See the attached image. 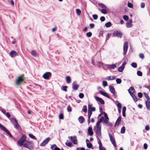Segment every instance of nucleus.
Wrapping results in <instances>:
<instances>
[{
    "instance_id": "nucleus-43",
    "label": "nucleus",
    "mask_w": 150,
    "mask_h": 150,
    "mask_svg": "<svg viewBox=\"0 0 150 150\" xmlns=\"http://www.w3.org/2000/svg\"><path fill=\"white\" fill-rule=\"evenodd\" d=\"M116 82L117 83L120 84L122 82V81L120 79L117 78L116 79Z\"/></svg>"
},
{
    "instance_id": "nucleus-19",
    "label": "nucleus",
    "mask_w": 150,
    "mask_h": 150,
    "mask_svg": "<svg viewBox=\"0 0 150 150\" xmlns=\"http://www.w3.org/2000/svg\"><path fill=\"white\" fill-rule=\"evenodd\" d=\"M93 105L92 104H88V110L92 111H95L96 110V108L94 107H92Z\"/></svg>"
},
{
    "instance_id": "nucleus-45",
    "label": "nucleus",
    "mask_w": 150,
    "mask_h": 150,
    "mask_svg": "<svg viewBox=\"0 0 150 150\" xmlns=\"http://www.w3.org/2000/svg\"><path fill=\"white\" fill-rule=\"evenodd\" d=\"M76 12L78 15H80L81 13V11L79 9H76Z\"/></svg>"
},
{
    "instance_id": "nucleus-64",
    "label": "nucleus",
    "mask_w": 150,
    "mask_h": 150,
    "mask_svg": "<svg viewBox=\"0 0 150 150\" xmlns=\"http://www.w3.org/2000/svg\"><path fill=\"white\" fill-rule=\"evenodd\" d=\"M76 150H85V149L84 148H78Z\"/></svg>"
},
{
    "instance_id": "nucleus-14",
    "label": "nucleus",
    "mask_w": 150,
    "mask_h": 150,
    "mask_svg": "<svg viewBox=\"0 0 150 150\" xmlns=\"http://www.w3.org/2000/svg\"><path fill=\"white\" fill-rule=\"evenodd\" d=\"M95 98L96 100L99 101L101 104H104V101L102 98L97 96H95Z\"/></svg>"
},
{
    "instance_id": "nucleus-21",
    "label": "nucleus",
    "mask_w": 150,
    "mask_h": 150,
    "mask_svg": "<svg viewBox=\"0 0 150 150\" xmlns=\"http://www.w3.org/2000/svg\"><path fill=\"white\" fill-rule=\"evenodd\" d=\"M92 114V112L89 110H88V124L90 122V119L91 116Z\"/></svg>"
},
{
    "instance_id": "nucleus-44",
    "label": "nucleus",
    "mask_w": 150,
    "mask_h": 150,
    "mask_svg": "<svg viewBox=\"0 0 150 150\" xmlns=\"http://www.w3.org/2000/svg\"><path fill=\"white\" fill-rule=\"evenodd\" d=\"M67 110L68 112H71V108L69 105L67 106Z\"/></svg>"
},
{
    "instance_id": "nucleus-1",
    "label": "nucleus",
    "mask_w": 150,
    "mask_h": 150,
    "mask_svg": "<svg viewBox=\"0 0 150 150\" xmlns=\"http://www.w3.org/2000/svg\"><path fill=\"white\" fill-rule=\"evenodd\" d=\"M96 134L97 136V137H98L100 139L102 138L101 133V125H98L96 124Z\"/></svg>"
},
{
    "instance_id": "nucleus-56",
    "label": "nucleus",
    "mask_w": 150,
    "mask_h": 150,
    "mask_svg": "<svg viewBox=\"0 0 150 150\" xmlns=\"http://www.w3.org/2000/svg\"><path fill=\"white\" fill-rule=\"evenodd\" d=\"M138 96L139 98H142L143 96L141 92L139 93L138 94Z\"/></svg>"
},
{
    "instance_id": "nucleus-41",
    "label": "nucleus",
    "mask_w": 150,
    "mask_h": 150,
    "mask_svg": "<svg viewBox=\"0 0 150 150\" xmlns=\"http://www.w3.org/2000/svg\"><path fill=\"white\" fill-rule=\"evenodd\" d=\"M131 66L134 68H136L137 66V64L135 62H133L131 64Z\"/></svg>"
},
{
    "instance_id": "nucleus-4",
    "label": "nucleus",
    "mask_w": 150,
    "mask_h": 150,
    "mask_svg": "<svg viewBox=\"0 0 150 150\" xmlns=\"http://www.w3.org/2000/svg\"><path fill=\"white\" fill-rule=\"evenodd\" d=\"M24 81V79L23 78V75L19 76L16 79L15 82L16 84V85L18 86Z\"/></svg>"
},
{
    "instance_id": "nucleus-35",
    "label": "nucleus",
    "mask_w": 150,
    "mask_h": 150,
    "mask_svg": "<svg viewBox=\"0 0 150 150\" xmlns=\"http://www.w3.org/2000/svg\"><path fill=\"white\" fill-rule=\"evenodd\" d=\"M125 68V67L121 66L118 68V71L120 72H122L123 71L124 69Z\"/></svg>"
},
{
    "instance_id": "nucleus-20",
    "label": "nucleus",
    "mask_w": 150,
    "mask_h": 150,
    "mask_svg": "<svg viewBox=\"0 0 150 150\" xmlns=\"http://www.w3.org/2000/svg\"><path fill=\"white\" fill-rule=\"evenodd\" d=\"M99 93L102 95L107 97L109 98H110V97L106 92H104L102 91H99Z\"/></svg>"
},
{
    "instance_id": "nucleus-57",
    "label": "nucleus",
    "mask_w": 150,
    "mask_h": 150,
    "mask_svg": "<svg viewBox=\"0 0 150 150\" xmlns=\"http://www.w3.org/2000/svg\"><path fill=\"white\" fill-rule=\"evenodd\" d=\"M128 6L130 8H132L133 7V5L131 3L128 2Z\"/></svg>"
},
{
    "instance_id": "nucleus-9",
    "label": "nucleus",
    "mask_w": 150,
    "mask_h": 150,
    "mask_svg": "<svg viewBox=\"0 0 150 150\" xmlns=\"http://www.w3.org/2000/svg\"><path fill=\"white\" fill-rule=\"evenodd\" d=\"M109 135L110 141L112 143L114 147H116V144L115 139L113 136L110 133H109Z\"/></svg>"
},
{
    "instance_id": "nucleus-24",
    "label": "nucleus",
    "mask_w": 150,
    "mask_h": 150,
    "mask_svg": "<svg viewBox=\"0 0 150 150\" xmlns=\"http://www.w3.org/2000/svg\"><path fill=\"white\" fill-rule=\"evenodd\" d=\"M88 134L90 136H91L93 134V132L92 130V128L91 127H89L88 129Z\"/></svg>"
},
{
    "instance_id": "nucleus-31",
    "label": "nucleus",
    "mask_w": 150,
    "mask_h": 150,
    "mask_svg": "<svg viewBox=\"0 0 150 150\" xmlns=\"http://www.w3.org/2000/svg\"><path fill=\"white\" fill-rule=\"evenodd\" d=\"M31 54L34 57H36L37 56V53L34 50H33L31 52Z\"/></svg>"
},
{
    "instance_id": "nucleus-12",
    "label": "nucleus",
    "mask_w": 150,
    "mask_h": 150,
    "mask_svg": "<svg viewBox=\"0 0 150 150\" xmlns=\"http://www.w3.org/2000/svg\"><path fill=\"white\" fill-rule=\"evenodd\" d=\"M105 118L104 119V117L102 116L100 119L97 122L96 124L97 125H101L100 124V123L101 122H103V123H105V124H107L108 123V121L107 122H105Z\"/></svg>"
},
{
    "instance_id": "nucleus-25",
    "label": "nucleus",
    "mask_w": 150,
    "mask_h": 150,
    "mask_svg": "<svg viewBox=\"0 0 150 150\" xmlns=\"http://www.w3.org/2000/svg\"><path fill=\"white\" fill-rule=\"evenodd\" d=\"M131 96L132 97L135 102H136L137 101V100L136 96L134 94V93H129Z\"/></svg>"
},
{
    "instance_id": "nucleus-38",
    "label": "nucleus",
    "mask_w": 150,
    "mask_h": 150,
    "mask_svg": "<svg viewBox=\"0 0 150 150\" xmlns=\"http://www.w3.org/2000/svg\"><path fill=\"white\" fill-rule=\"evenodd\" d=\"M125 132V127L124 126H123L122 127L121 130V133L122 134H124Z\"/></svg>"
},
{
    "instance_id": "nucleus-34",
    "label": "nucleus",
    "mask_w": 150,
    "mask_h": 150,
    "mask_svg": "<svg viewBox=\"0 0 150 150\" xmlns=\"http://www.w3.org/2000/svg\"><path fill=\"white\" fill-rule=\"evenodd\" d=\"M105 25L106 27L108 28L111 26V23L110 22H109L106 23Z\"/></svg>"
},
{
    "instance_id": "nucleus-26",
    "label": "nucleus",
    "mask_w": 150,
    "mask_h": 150,
    "mask_svg": "<svg viewBox=\"0 0 150 150\" xmlns=\"http://www.w3.org/2000/svg\"><path fill=\"white\" fill-rule=\"evenodd\" d=\"M121 120V117H119L117 118L115 122V125H118L120 122Z\"/></svg>"
},
{
    "instance_id": "nucleus-58",
    "label": "nucleus",
    "mask_w": 150,
    "mask_h": 150,
    "mask_svg": "<svg viewBox=\"0 0 150 150\" xmlns=\"http://www.w3.org/2000/svg\"><path fill=\"white\" fill-rule=\"evenodd\" d=\"M101 12L103 14H106L107 13L105 9H102L101 10Z\"/></svg>"
},
{
    "instance_id": "nucleus-5",
    "label": "nucleus",
    "mask_w": 150,
    "mask_h": 150,
    "mask_svg": "<svg viewBox=\"0 0 150 150\" xmlns=\"http://www.w3.org/2000/svg\"><path fill=\"white\" fill-rule=\"evenodd\" d=\"M0 128L2 130L6 132L10 137H12V135L8 130L3 125L0 123Z\"/></svg>"
},
{
    "instance_id": "nucleus-49",
    "label": "nucleus",
    "mask_w": 150,
    "mask_h": 150,
    "mask_svg": "<svg viewBox=\"0 0 150 150\" xmlns=\"http://www.w3.org/2000/svg\"><path fill=\"white\" fill-rule=\"evenodd\" d=\"M137 74L139 76H142V73L140 71H138L137 72Z\"/></svg>"
},
{
    "instance_id": "nucleus-39",
    "label": "nucleus",
    "mask_w": 150,
    "mask_h": 150,
    "mask_svg": "<svg viewBox=\"0 0 150 150\" xmlns=\"http://www.w3.org/2000/svg\"><path fill=\"white\" fill-rule=\"evenodd\" d=\"M28 135L29 137L31 138L35 139V140H37L36 137L33 135L31 134H28Z\"/></svg>"
},
{
    "instance_id": "nucleus-10",
    "label": "nucleus",
    "mask_w": 150,
    "mask_h": 150,
    "mask_svg": "<svg viewBox=\"0 0 150 150\" xmlns=\"http://www.w3.org/2000/svg\"><path fill=\"white\" fill-rule=\"evenodd\" d=\"M113 35L114 37H117L121 38L122 36V33L119 31H115L114 32Z\"/></svg>"
},
{
    "instance_id": "nucleus-42",
    "label": "nucleus",
    "mask_w": 150,
    "mask_h": 150,
    "mask_svg": "<svg viewBox=\"0 0 150 150\" xmlns=\"http://www.w3.org/2000/svg\"><path fill=\"white\" fill-rule=\"evenodd\" d=\"M98 5L99 6H100L101 8H106V6L104 4H99Z\"/></svg>"
},
{
    "instance_id": "nucleus-17",
    "label": "nucleus",
    "mask_w": 150,
    "mask_h": 150,
    "mask_svg": "<svg viewBox=\"0 0 150 150\" xmlns=\"http://www.w3.org/2000/svg\"><path fill=\"white\" fill-rule=\"evenodd\" d=\"M132 19H129V21L126 23V26L127 28H131L132 26L133 25L132 24Z\"/></svg>"
},
{
    "instance_id": "nucleus-6",
    "label": "nucleus",
    "mask_w": 150,
    "mask_h": 150,
    "mask_svg": "<svg viewBox=\"0 0 150 150\" xmlns=\"http://www.w3.org/2000/svg\"><path fill=\"white\" fill-rule=\"evenodd\" d=\"M51 73L49 72H46L43 75L42 77L45 79H49L51 77Z\"/></svg>"
},
{
    "instance_id": "nucleus-37",
    "label": "nucleus",
    "mask_w": 150,
    "mask_h": 150,
    "mask_svg": "<svg viewBox=\"0 0 150 150\" xmlns=\"http://www.w3.org/2000/svg\"><path fill=\"white\" fill-rule=\"evenodd\" d=\"M116 102L117 103V108H121L122 107V105L121 104L119 103L118 101H116Z\"/></svg>"
},
{
    "instance_id": "nucleus-55",
    "label": "nucleus",
    "mask_w": 150,
    "mask_h": 150,
    "mask_svg": "<svg viewBox=\"0 0 150 150\" xmlns=\"http://www.w3.org/2000/svg\"><path fill=\"white\" fill-rule=\"evenodd\" d=\"M84 95L83 93H80L79 94V98H83L84 97Z\"/></svg>"
},
{
    "instance_id": "nucleus-30",
    "label": "nucleus",
    "mask_w": 150,
    "mask_h": 150,
    "mask_svg": "<svg viewBox=\"0 0 150 150\" xmlns=\"http://www.w3.org/2000/svg\"><path fill=\"white\" fill-rule=\"evenodd\" d=\"M146 105L147 108L149 109L150 108V102L148 101H146Z\"/></svg>"
},
{
    "instance_id": "nucleus-59",
    "label": "nucleus",
    "mask_w": 150,
    "mask_h": 150,
    "mask_svg": "<svg viewBox=\"0 0 150 150\" xmlns=\"http://www.w3.org/2000/svg\"><path fill=\"white\" fill-rule=\"evenodd\" d=\"M100 19L102 21H104L105 20V18L104 16H101Z\"/></svg>"
},
{
    "instance_id": "nucleus-23",
    "label": "nucleus",
    "mask_w": 150,
    "mask_h": 150,
    "mask_svg": "<svg viewBox=\"0 0 150 150\" xmlns=\"http://www.w3.org/2000/svg\"><path fill=\"white\" fill-rule=\"evenodd\" d=\"M78 120L79 122L81 124L83 123L85 121V119L84 117L82 116L79 117L78 118Z\"/></svg>"
},
{
    "instance_id": "nucleus-52",
    "label": "nucleus",
    "mask_w": 150,
    "mask_h": 150,
    "mask_svg": "<svg viewBox=\"0 0 150 150\" xmlns=\"http://www.w3.org/2000/svg\"><path fill=\"white\" fill-rule=\"evenodd\" d=\"M59 118L60 119H63L64 118L63 115L62 113H61L59 115Z\"/></svg>"
},
{
    "instance_id": "nucleus-27",
    "label": "nucleus",
    "mask_w": 150,
    "mask_h": 150,
    "mask_svg": "<svg viewBox=\"0 0 150 150\" xmlns=\"http://www.w3.org/2000/svg\"><path fill=\"white\" fill-rule=\"evenodd\" d=\"M128 91L129 93H134V90L133 87H131L128 89Z\"/></svg>"
},
{
    "instance_id": "nucleus-29",
    "label": "nucleus",
    "mask_w": 150,
    "mask_h": 150,
    "mask_svg": "<svg viewBox=\"0 0 150 150\" xmlns=\"http://www.w3.org/2000/svg\"><path fill=\"white\" fill-rule=\"evenodd\" d=\"M104 117L105 118V122H107L108 121H109V118L107 116V115L105 112L104 113Z\"/></svg>"
},
{
    "instance_id": "nucleus-7",
    "label": "nucleus",
    "mask_w": 150,
    "mask_h": 150,
    "mask_svg": "<svg viewBox=\"0 0 150 150\" xmlns=\"http://www.w3.org/2000/svg\"><path fill=\"white\" fill-rule=\"evenodd\" d=\"M128 47V42H125L123 46V54L124 55H125L126 54Z\"/></svg>"
},
{
    "instance_id": "nucleus-40",
    "label": "nucleus",
    "mask_w": 150,
    "mask_h": 150,
    "mask_svg": "<svg viewBox=\"0 0 150 150\" xmlns=\"http://www.w3.org/2000/svg\"><path fill=\"white\" fill-rule=\"evenodd\" d=\"M87 146L88 148H91L93 146V145L91 143H87Z\"/></svg>"
},
{
    "instance_id": "nucleus-51",
    "label": "nucleus",
    "mask_w": 150,
    "mask_h": 150,
    "mask_svg": "<svg viewBox=\"0 0 150 150\" xmlns=\"http://www.w3.org/2000/svg\"><path fill=\"white\" fill-rule=\"evenodd\" d=\"M103 85L104 87L107 86L108 85V83L107 81H103Z\"/></svg>"
},
{
    "instance_id": "nucleus-47",
    "label": "nucleus",
    "mask_w": 150,
    "mask_h": 150,
    "mask_svg": "<svg viewBox=\"0 0 150 150\" xmlns=\"http://www.w3.org/2000/svg\"><path fill=\"white\" fill-rule=\"evenodd\" d=\"M65 145L69 147H71V143L70 142H66L65 143Z\"/></svg>"
},
{
    "instance_id": "nucleus-36",
    "label": "nucleus",
    "mask_w": 150,
    "mask_h": 150,
    "mask_svg": "<svg viewBox=\"0 0 150 150\" xmlns=\"http://www.w3.org/2000/svg\"><path fill=\"white\" fill-rule=\"evenodd\" d=\"M83 111L85 113H86L87 112V106L85 105L83 106L82 109Z\"/></svg>"
},
{
    "instance_id": "nucleus-32",
    "label": "nucleus",
    "mask_w": 150,
    "mask_h": 150,
    "mask_svg": "<svg viewBox=\"0 0 150 150\" xmlns=\"http://www.w3.org/2000/svg\"><path fill=\"white\" fill-rule=\"evenodd\" d=\"M66 81L67 83H70L71 81L70 77L68 76H66Z\"/></svg>"
},
{
    "instance_id": "nucleus-16",
    "label": "nucleus",
    "mask_w": 150,
    "mask_h": 150,
    "mask_svg": "<svg viewBox=\"0 0 150 150\" xmlns=\"http://www.w3.org/2000/svg\"><path fill=\"white\" fill-rule=\"evenodd\" d=\"M18 55V54L14 50L11 51L10 53V56L12 57H13Z\"/></svg>"
},
{
    "instance_id": "nucleus-62",
    "label": "nucleus",
    "mask_w": 150,
    "mask_h": 150,
    "mask_svg": "<svg viewBox=\"0 0 150 150\" xmlns=\"http://www.w3.org/2000/svg\"><path fill=\"white\" fill-rule=\"evenodd\" d=\"M1 111L4 114L6 115V112L5 110L4 109H2L1 110Z\"/></svg>"
},
{
    "instance_id": "nucleus-61",
    "label": "nucleus",
    "mask_w": 150,
    "mask_h": 150,
    "mask_svg": "<svg viewBox=\"0 0 150 150\" xmlns=\"http://www.w3.org/2000/svg\"><path fill=\"white\" fill-rule=\"evenodd\" d=\"M145 4L144 3H142L141 4V6L142 8H144L145 7Z\"/></svg>"
},
{
    "instance_id": "nucleus-54",
    "label": "nucleus",
    "mask_w": 150,
    "mask_h": 150,
    "mask_svg": "<svg viewBox=\"0 0 150 150\" xmlns=\"http://www.w3.org/2000/svg\"><path fill=\"white\" fill-rule=\"evenodd\" d=\"M93 18L95 20H96L98 18V16L96 14H94L93 15Z\"/></svg>"
},
{
    "instance_id": "nucleus-15",
    "label": "nucleus",
    "mask_w": 150,
    "mask_h": 150,
    "mask_svg": "<svg viewBox=\"0 0 150 150\" xmlns=\"http://www.w3.org/2000/svg\"><path fill=\"white\" fill-rule=\"evenodd\" d=\"M109 89L110 92L115 96L116 92L114 87L112 86H110L109 87Z\"/></svg>"
},
{
    "instance_id": "nucleus-28",
    "label": "nucleus",
    "mask_w": 150,
    "mask_h": 150,
    "mask_svg": "<svg viewBox=\"0 0 150 150\" xmlns=\"http://www.w3.org/2000/svg\"><path fill=\"white\" fill-rule=\"evenodd\" d=\"M98 143L99 144V150H103V149L102 148V145L100 139H99L98 140Z\"/></svg>"
},
{
    "instance_id": "nucleus-63",
    "label": "nucleus",
    "mask_w": 150,
    "mask_h": 150,
    "mask_svg": "<svg viewBox=\"0 0 150 150\" xmlns=\"http://www.w3.org/2000/svg\"><path fill=\"white\" fill-rule=\"evenodd\" d=\"M147 145L146 143H145L144 144V148L145 149H146L147 148Z\"/></svg>"
},
{
    "instance_id": "nucleus-33",
    "label": "nucleus",
    "mask_w": 150,
    "mask_h": 150,
    "mask_svg": "<svg viewBox=\"0 0 150 150\" xmlns=\"http://www.w3.org/2000/svg\"><path fill=\"white\" fill-rule=\"evenodd\" d=\"M143 94L147 100H150V98L148 95L145 92L143 93Z\"/></svg>"
},
{
    "instance_id": "nucleus-13",
    "label": "nucleus",
    "mask_w": 150,
    "mask_h": 150,
    "mask_svg": "<svg viewBox=\"0 0 150 150\" xmlns=\"http://www.w3.org/2000/svg\"><path fill=\"white\" fill-rule=\"evenodd\" d=\"M105 66L107 67L109 69H114L117 67L116 65L115 64H106Z\"/></svg>"
},
{
    "instance_id": "nucleus-53",
    "label": "nucleus",
    "mask_w": 150,
    "mask_h": 150,
    "mask_svg": "<svg viewBox=\"0 0 150 150\" xmlns=\"http://www.w3.org/2000/svg\"><path fill=\"white\" fill-rule=\"evenodd\" d=\"M139 57L140 58L142 59H143L144 58V54L142 53H140L139 55Z\"/></svg>"
},
{
    "instance_id": "nucleus-46",
    "label": "nucleus",
    "mask_w": 150,
    "mask_h": 150,
    "mask_svg": "<svg viewBox=\"0 0 150 150\" xmlns=\"http://www.w3.org/2000/svg\"><path fill=\"white\" fill-rule=\"evenodd\" d=\"M20 126L18 125V122L16 123V124L14 125V127L18 129L19 128Z\"/></svg>"
},
{
    "instance_id": "nucleus-22",
    "label": "nucleus",
    "mask_w": 150,
    "mask_h": 150,
    "mask_svg": "<svg viewBox=\"0 0 150 150\" xmlns=\"http://www.w3.org/2000/svg\"><path fill=\"white\" fill-rule=\"evenodd\" d=\"M51 149L52 150H61V149L57 147L55 144L52 145L51 146Z\"/></svg>"
},
{
    "instance_id": "nucleus-11",
    "label": "nucleus",
    "mask_w": 150,
    "mask_h": 150,
    "mask_svg": "<svg viewBox=\"0 0 150 150\" xmlns=\"http://www.w3.org/2000/svg\"><path fill=\"white\" fill-rule=\"evenodd\" d=\"M50 140V138L49 137L46 138L40 144V146H44Z\"/></svg>"
},
{
    "instance_id": "nucleus-48",
    "label": "nucleus",
    "mask_w": 150,
    "mask_h": 150,
    "mask_svg": "<svg viewBox=\"0 0 150 150\" xmlns=\"http://www.w3.org/2000/svg\"><path fill=\"white\" fill-rule=\"evenodd\" d=\"M86 36L88 37H91L92 35V33L91 32L87 33L86 34Z\"/></svg>"
},
{
    "instance_id": "nucleus-18",
    "label": "nucleus",
    "mask_w": 150,
    "mask_h": 150,
    "mask_svg": "<svg viewBox=\"0 0 150 150\" xmlns=\"http://www.w3.org/2000/svg\"><path fill=\"white\" fill-rule=\"evenodd\" d=\"M72 88L74 90H77L78 89L79 87V85L76 84V81L73 82L72 84Z\"/></svg>"
},
{
    "instance_id": "nucleus-2",
    "label": "nucleus",
    "mask_w": 150,
    "mask_h": 150,
    "mask_svg": "<svg viewBox=\"0 0 150 150\" xmlns=\"http://www.w3.org/2000/svg\"><path fill=\"white\" fill-rule=\"evenodd\" d=\"M26 137L25 135H23L21 138L17 141V143L20 146L23 145L24 143L26 141Z\"/></svg>"
},
{
    "instance_id": "nucleus-8",
    "label": "nucleus",
    "mask_w": 150,
    "mask_h": 150,
    "mask_svg": "<svg viewBox=\"0 0 150 150\" xmlns=\"http://www.w3.org/2000/svg\"><path fill=\"white\" fill-rule=\"evenodd\" d=\"M68 138L71 140V141L74 144H77V141L76 139V136H75L73 137H69Z\"/></svg>"
},
{
    "instance_id": "nucleus-50",
    "label": "nucleus",
    "mask_w": 150,
    "mask_h": 150,
    "mask_svg": "<svg viewBox=\"0 0 150 150\" xmlns=\"http://www.w3.org/2000/svg\"><path fill=\"white\" fill-rule=\"evenodd\" d=\"M123 18L125 21H127L129 19V17L128 16L126 15L124 16H123Z\"/></svg>"
},
{
    "instance_id": "nucleus-60",
    "label": "nucleus",
    "mask_w": 150,
    "mask_h": 150,
    "mask_svg": "<svg viewBox=\"0 0 150 150\" xmlns=\"http://www.w3.org/2000/svg\"><path fill=\"white\" fill-rule=\"evenodd\" d=\"M67 86H64L62 88V90L65 91H67Z\"/></svg>"
},
{
    "instance_id": "nucleus-3",
    "label": "nucleus",
    "mask_w": 150,
    "mask_h": 150,
    "mask_svg": "<svg viewBox=\"0 0 150 150\" xmlns=\"http://www.w3.org/2000/svg\"><path fill=\"white\" fill-rule=\"evenodd\" d=\"M23 146L24 147L30 149H32L33 147V144L32 142L30 141H26Z\"/></svg>"
}]
</instances>
